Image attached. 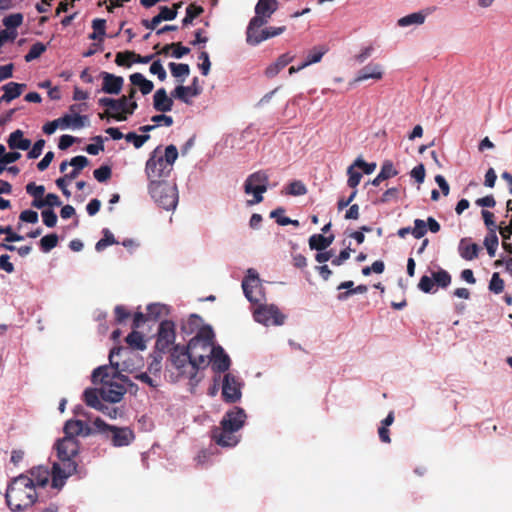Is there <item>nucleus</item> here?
<instances>
[{"mask_svg": "<svg viewBox=\"0 0 512 512\" xmlns=\"http://www.w3.org/2000/svg\"><path fill=\"white\" fill-rule=\"evenodd\" d=\"M126 351L127 348L124 347L113 348L109 354L110 366H100L92 373V382L94 384H101L99 393L104 401L118 403L126 393L123 383H128L129 378L119 372V363L113 361L114 356H118Z\"/></svg>", "mask_w": 512, "mask_h": 512, "instance_id": "nucleus-1", "label": "nucleus"}, {"mask_svg": "<svg viewBox=\"0 0 512 512\" xmlns=\"http://www.w3.org/2000/svg\"><path fill=\"white\" fill-rule=\"evenodd\" d=\"M79 448V441L73 437H63L56 442L55 449L60 463H54L52 467L51 485L53 488H62L66 479L77 472L75 459L78 456Z\"/></svg>", "mask_w": 512, "mask_h": 512, "instance_id": "nucleus-2", "label": "nucleus"}, {"mask_svg": "<svg viewBox=\"0 0 512 512\" xmlns=\"http://www.w3.org/2000/svg\"><path fill=\"white\" fill-rule=\"evenodd\" d=\"M38 498L32 480L27 474H20L9 483L5 499L13 512H22L31 507Z\"/></svg>", "mask_w": 512, "mask_h": 512, "instance_id": "nucleus-3", "label": "nucleus"}, {"mask_svg": "<svg viewBox=\"0 0 512 512\" xmlns=\"http://www.w3.org/2000/svg\"><path fill=\"white\" fill-rule=\"evenodd\" d=\"M214 332L210 326L199 329L197 334L188 342L187 348L192 356L190 375L197 376L199 369L208 366L215 346L213 345Z\"/></svg>", "mask_w": 512, "mask_h": 512, "instance_id": "nucleus-4", "label": "nucleus"}, {"mask_svg": "<svg viewBox=\"0 0 512 512\" xmlns=\"http://www.w3.org/2000/svg\"><path fill=\"white\" fill-rule=\"evenodd\" d=\"M93 425L96 431L102 434L107 440H110L114 447L128 446L135 439V434L129 427L110 425L99 417L93 421Z\"/></svg>", "mask_w": 512, "mask_h": 512, "instance_id": "nucleus-5", "label": "nucleus"}, {"mask_svg": "<svg viewBox=\"0 0 512 512\" xmlns=\"http://www.w3.org/2000/svg\"><path fill=\"white\" fill-rule=\"evenodd\" d=\"M149 193L153 200L165 210L174 209L178 203L176 186L166 181H150Z\"/></svg>", "mask_w": 512, "mask_h": 512, "instance_id": "nucleus-6", "label": "nucleus"}, {"mask_svg": "<svg viewBox=\"0 0 512 512\" xmlns=\"http://www.w3.org/2000/svg\"><path fill=\"white\" fill-rule=\"evenodd\" d=\"M269 176L266 171L259 170L249 175L244 183L246 194H253L254 199L250 204H258L263 201L262 194L268 189Z\"/></svg>", "mask_w": 512, "mask_h": 512, "instance_id": "nucleus-7", "label": "nucleus"}, {"mask_svg": "<svg viewBox=\"0 0 512 512\" xmlns=\"http://www.w3.org/2000/svg\"><path fill=\"white\" fill-rule=\"evenodd\" d=\"M170 360L179 375L189 378L191 381L196 378V376L190 375L192 356L187 346L174 345L170 351Z\"/></svg>", "mask_w": 512, "mask_h": 512, "instance_id": "nucleus-8", "label": "nucleus"}, {"mask_svg": "<svg viewBox=\"0 0 512 512\" xmlns=\"http://www.w3.org/2000/svg\"><path fill=\"white\" fill-rule=\"evenodd\" d=\"M278 6L277 0H258L255 6V16L250 20L247 27L252 30L255 27L261 28L266 25Z\"/></svg>", "mask_w": 512, "mask_h": 512, "instance_id": "nucleus-9", "label": "nucleus"}, {"mask_svg": "<svg viewBox=\"0 0 512 512\" xmlns=\"http://www.w3.org/2000/svg\"><path fill=\"white\" fill-rule=\"evenodd\" d=\"M253 316L256 322L266 326L282 325L285 319V316L281 314L275 305H259L255 309Z\"/></svg>", "mask_w": 512, "mask_h": 512, "instance_id": "nucleus-10", "label": "nucleus"}, {"mask_svg": "<svg viewBox=\"0 0 512 512\" xmlns=\"http://www.w3.org/2000/svg\"><path fill=\"white\" fill-rule=\"evenodd\" d=\"M157 151L158 148L151 153L146 162L145 171L151 181L166 177L171 171V167L168 163H165L163 156H157Z\"/></svg>", "mask_w": 512, "mask_h": 512, "instance_id": "nucleus-11", "label": "nucleus"}, {"mask_svg": "<svg viewBox=\"0 0 512 512\" xmlns=\"http://www.w3.org/2000/svg\"><path fill=\"white\" fill-rule=\"evenodd\" d=\"M176 338L175 324L172 321L164 320L160 323L157 339L156 348L158 351L165 353L168 350L171 351V345L174 344Z\"/></svg>", "mask_w": 512, "mask_h": 512, "instance_id": "nucleus-12", "label": "nucleus"}, {"mask_svg": "<svg viewBox=\"0 0 512 512\" xmlns=\"http://www.w3.org/2000/svg\"><path fill=\"white\" fill-rule=\"evenodd\" d=\"M286 31V26L280 27H267L262 30L260 28H254L250 30V27H247L246 30V41L249 45L256 46L261 42L276 37L283 32Z\"/></svg>", "mask_w": 512, "mask_h": 512, "instance_id": "nucleus-13", "label": "nucleus"}, {"mask_svg": "<svg viewBox=\"0 0 512 512\" xmlns=\"http://www.w3.org/2000/svg\"><path fill=\"white\" fill-rule=\"evenodd\" d=\"M237 431L220 424L211 430L212 440L221 447H234L239 442V437L235 434Z\"/></svg>", "mask_w": 512, "mask_h": 512, "instance_id": "nucleus-14", "label": "nucleus"}, {"mask_svg": "<svg viewBox=\"0 0 512 512\" xmlns=\"http://www.w3.org/2000/svg\"><path fill=\"white\" fill-rule=\"evenodd\" d=\"M222 398L227 403H235L241 398L240 384L230 373H227L223 379Z\"/></svg>", "mask_w": 512, "mask_h": 512, "instance_id": "nucleus-15", "label": "nucleus"}, {"mask_svg": "<svg viewBox=\"0 0 512 512\" xmlns=\"http://www.w3.org/2000/svg\"><path fill=\"white\" fill-rule=\"evenodd\" d=\"M202 89L199 86L198 83V77H194L192 80L191 85L189 86H183L179 85L177 86L172 92L171 96L175 99H178L186 104H190L191 101L189 100V97H196L201 93Z\"/></svg>", "mask_w": 512, "mask_h": 512, "instance_id": "nucleus-16", "label": "nucleus"}, {"mask_svg": "<svg viewBox=\"0 0 512 512\" xmlns=\"http://www.w3.org/2000/svg\"><path fill=\"white\" fill-rule=\"evenodd\" d=\"M245 420L246 413L244 409L240 407H234L233 409L225 413L220 424L225 427L233 428L234 430L239 431L243 427Z\"/></svg>", "mask_w": 512, "mask_h": 512, "instance_id": "nucleus-17", "label": "nucleus"}, {"mask_svg": "<svg viewBox=\"0 0 512 512\" xmlns=\"http://www.w3.org/2000/svg\"><path fill=\"white\" fill-rule=\"evenodd\" d=\"M384 71L382 65L374 62H370L360 70H358L353 83L363 82L369 79L379 81L383 78Z\"/></svg>", "mask_w": 512, "mask_h": 512, "instance_id": "nucleus-18", "label": "nucleus"}, {"mask_svg": "<svg viewBox=\"0 0 512 512\" xmlns=\"http://www.w3.org/2000/svg\"><path fill=\"white\" fill-rule=\"evenodd\" d=\"M64 437H73L76 438V436H90L95 431L85 422L81 420H68L63 428Z\"/></svg>", "mask_w": 512, "mask_h": 512, "instance_id": "nucleus-19", "label": "nucleus"}, {"mask_svg": "<svg viewBox=\"0 0 512 512\" xmlns=\"http://www.w3.org/2000/svg\"><path fill=\"white\" fill-rule=\"evenodd\" d=\"M103 83H102V91L107 94L118 95L123 87L124 79L121 76H116L114 74L108 72H101L100 74Z\"/></svg>", "mask_w": 512, "mask_h": 512, "instance_id": "nucleus-20", "label": "nucleus"}, {"mask_svg": "<svg viewBox=\"0 0 512 512\" xmlns=\"http://www.w3.org/2000/svg\"><path fill=\"white\" fill-rule=\"evenodd\" d=\"M173 97H169L164 88L158 89L153 96V107L156 111L166 113L172 110Z\"/></svg>", "mask_w": 512, "mask_h": 512, "instance_id": "nucleus-21", "label": "nucleus"}, {"mask_svg": "<svg viewBox=\"0 0 512 512\" xmlns=\"http://www.w3.org/2000/svg\"><path fill=\"white\" fill-rule=\"evenodd\" d=\"M294 58L295 56L288 52L280 55L275 62L265 69V76L269 79L274 78L283 68L290 64Z\"/></svg>", "mask_w": 512, "mask_h": 512, "instance_id": "nucleus-22", "label": "nucleus"}, {"mask_svg": "<svg viewBox=\"0 0 512 512\" xmlns=\"http://www.w3.org/2000/svg\"><path fill=\"white\" fill-rule=\"evenodd\" d=\"M260 279L258 274L253 270H248L247 277L242 281V288L245 297L252 303H256L259 300L253 296V288L258 286Z\"/></svg>", "mask_w": 512, "mask_h": 512, "instance_id": "nucleus-23", "label": "nucleus"}, {"mask_svg": "<svg viewBox=\"0 0 512 512\" xmlns=\"http://www.w3.org/2000/svg\"><path fill=\"white\" fill-rule=\"evenodd\" d=\"M212 358H213L212 368L214 371L225 372L229 369L230 358L224 352V350L221 346L215 347L214 352L212 354Z\"/></svg>", "mask_w": 512, "mask_h": 512, "instance_id": "nucleus-24", "label": "nucleus"}, {"mask_svg": "<svg viewBox=\"0 0 512 512\" xmlns=\"http://www.w3.org/2000/svg\"><path fill=\"white\" fill-rule=\"evenodd\" d=\"M8 147L12 150L20 149V150H28L31 146V141L27 138H24V133L22 130L17 129L12 132L7 140Z\"/></svg>", "mask_w": 512, "mask_h": 512, "instance_id": "nucleus-25", "label": "nucleus"}, {"mask_svg": "<svg viewBox=\"0 0 512 512\" xmlns=\"http://www.w3.org/2000/svg\"><path fill=\"white\" fill-rule=\"evenodd\" d=\"M28 473L30 474L29 478L32 480L35 490L37 486L45 487L49 482L50 472L43 466L33 467Z\"/></svg>", "mask_w": 512, "mask_h": 512, "instance_id": "nucleus-26", "label": "nucleus"}, {"mask_svg": "<svg viewBox=\"0 0 512 512\" xmlns=\"http://www.w3.org/2000/svg\"><path fill=\"white\" fill-rule=\"evenodd\" d=\"M334 241V235L324 236L323 234H313L310 236L308 243L311 250L324 251Z\"/></svg>", "mask_w": 512, "mask_h": 512, "instance_id": "nucleus-27", "label": "nucleus"}, {"mask_svg": "<svg viewBox=\"0 0 512 512\" xmlns=\"http://www.w3.org/2000/svg\"><path fill=\"white\" fill-rule=\"evenodd\" d=\"M26 84H19L16 82H9L5 84L2 89L4 94L0 97L1 101L10 102L22 94Z\"/></svg>", "mask_w": 512, "mask_h": 512, "instance_id": "nucleus-28", "label": "nucleus"}, {"mask_svg": "<svg viewBox=\"0 0 512 512\" xmlns=\"http://www.w3.org/2000/svg\"><path fill=\"white\" fill-rule=\"evenodd\" d=\"M129 79L133 86L139 87V89L143 95L149 94L154 88L153 82L146 79L143 76V74H141V73L137 72V73L131 74Z\"/></svg>", "mask_w": 512, "mask_h": 512, "instance_id": "nucleus-29", "label": "nucleus"}, {"mask_svg": "<svg viewBox=\"0 0 512 512\" xmlns=\"http://www.w3.org/2000/svg\"><path fill=\"white\" fill-rule=\"evenodd\" d=\"M100 393L97 389L87 388L83 393V401L89 406L98 411H104L102 401L99 399Z\"/></svg>", "mask_w": 512, "mask_h": 512, "instance_id": "nucleus-30", "label": "nucleus"}, {"mask_svg": "<svg viewBox=\"0 0 512 512\" xmlns=\"http://www.w3.org/2000/svg\"><path fill=\"white\" fill-rule=\"evenodd\" d=\"M479 246L476 243L467 244L466 239H462L459 244L460 256L468 261L478 257Z\"/></svg>", "mask_w": 512, "mask_h": 512, "instance_id": "nucleus-31", "label": "nucleus"}, {"mask_svg": "<svg viewBox=\"0 0 512 512\" xmlns=\"http://www.w3.org/2000/svg\"><path fill=\"white\" fill-rule=\"evenodd\" d=\"M398 174L397 170L394 168L393 163L390 161H386L380 170V173L372 180V185L378 186L380 183L386 179L394 177Z\"/></svg>", "mask_w": 512, "mask_h": 512, "instance_id": "nucleus-32", "label": "nucleus"}, {"mask_svg": "<svg viewBox=\"0 0 512 512\" xmlns=\"http://www.w3.org/2000/svg\"><path fill=\"white\" fill-rule=\"evenodd\" d=\"M137 108H138V104L136 101H129L126 110H124V113H110L109 111H105L103 113H100L99 117L101 119H104L107 117V118H113L117 121H126L127 115H132Z\"/></svg>", "mask_w": 512, "mask_h": 512, "instance_id": "nucleus-33", "label": "nucleus"}, {"mask_svg": "<svg viewBox=\"0 0 512 512\" xmlns=\"http://www.w3.org/2000/svg\"><path fill=\"white\" fill-rule=\"evenodd\" d=\"M426 14L423 12H415L408 14L398 20V25L400 27H406L413 24L421 25L425 22Z\"/></svg>", "mask_w": 512, "mask_h": 512, "instance_id": "nucleus-34", "label": "nucleus"}, {"mask_svg": "<svg viewBox=\"0 0 512 512\" xmlns=\"http://www.w3.org/2000/svg\"><path fill=\"white\" fill-rule=\"evenodd\" d=\"M202 323V318L197 314H191L187 321L182 324L181 330L185 334H192L194 331L201 329L200 325Z\"/></svg>", "mask_w": 512, "mask_h": 512, "instance_id": "nucleus-35", "label": "nucleus"}, {"mask_svg": "<svg viewBox=\"0 0 512 512\" xmlns=\"http://www.w3.org/2000/svg\"><path fill=\"white\" fill-rule=\"evenodd\" d=\"M168 66L171 71V74L175 78H182L181 80H179L181 83L184 81V78L187 77L190 73V67L188 64L185 63L170 62Z\"/></svg>", "mask_w": 512, "mask_h": 512, "instance_id": "nucleus-36", "label": "nucleus"}, {"mask_svg": "<svg viewBox=\"0 0 512 512\" xmlns=\"http://www.w3.org/2000/svg\"><path fill=\"white\" fill-rule=\"evenodd\" d=\"M126 342L133 349L144 350L146 348L143 335L135 330L127 335Z\"/></svg>", "mask_w": 512, "mask_h": 512, "instance_id": "nucleus-37", "label": "nucleus"}, {"mask_svg": "<svg viewBox=\"0 0 512 512\" xmlns=\"http://www.w3.org/2000/svg\"><path fill=\"white\" fill-rule=\"evenodd\" d=\"M204 12V9L202 6L196 5V4H190L186 8V16L182 20L183 26L190 25L195 18L200 16Z\"/></svg>", "mask_w": 512, "mask_h": 512, "instance_id": "nucleus-38", "label": "nucleus"}, {"mask_svg": "<svg viewBox=\"0 0 512 512\" xmlns=\"http://www.w3.org/2000/svg\"><path fill=\"white\" fill-rule=\"evenodd\" d=\"M92 28H93V32L89 35V39L102 40V38L105 35V31H106V20L100 19V18L94 19L92 21Z\"/></svg>", "mask_w": 512, "mask_h": 512, "instance_id": "nucleus-39", "label": "nucleus"}, {"mask_svg": "<svg viewBox=\"0 0 512 512\" xmlns=\"http://www.w3.org/2000/svg\"><path fill=\"white\" fill-rule=\"evenodd\" d=\"M498 244V236L496 232L491 229V232H489L484 239V245L490 257L495 256Z\"/></svg>", "mask_w": 512, "mask_h": 512, "instance_id": "nucleus-40", "label": "nucleus"}, {"mask_svg": "<svg viewBox=\"0 0 512 512\" xmlns=\"http://www.w3.org/2000/svg\"><path fill=\"white\" fill-rule=\"evenodd\" d=\"M434 284L441 288H446L451 283V275L444 269H439L432 273Z\"/></svg>", "mask_w": 512, "mask_h": 512, "instance_id": "nucleus-41", "label": "nucleus"}, {"mask_svg": "<svg viewBox=\"0 0 512 512\" xmlns=\"http://www.w3.org/2000/svg\"><path fill=\"white\" fill-rule=\"evenodd\" d=\"M307 193L306 185L300 180H294L286 187V194L291 196H302Z\"/></svg>", "mask_w": 512, "mask_h": 512, "instance_id": "nucleus-42", "label": "nucleus"}, {"mask_svg": "<svg viewBox=\"0 0 512 512\" xmlns=\"http://www.w3.org/2000/svg\"><path fill=\"white\" fill-rule=\"evenodd\" d=\"M58 240V235L55 233L45 235L44 237L41 238L39 242L40 249L43 252L47 253L57 246Z\"/></svg>", "mask_w": 512, "mask_h": 512, "instance_id": "nucleus-43", "label": "nucleus"}, {"mask_svg": "<svg viewBox=\"0 0 512 512\" xmlns=\"http://www.w3.org/2000/svg\"><path fill=\"white\" fill-rule=\"evenodd\" d=\"M118 241H116L114 235L111 233V231L107 228L103 229V238H101L95 246V249L97 251H102L109 245L117 244Z\"/></svg>", "mask_w": 512, "mask_h": 512, "instance_id": "nucleus-44", "label": "nucleus"}, {"mask_svg": "<svg viewBox=\"0 0 512 512\" xmlns=\"http://www.w3.org/2000/svg\"><path fill=\"white\" fill-rule=\"evenodd\" d=\"M45 51L46 45L41 42H37L30 47L28 53L24 56L25 61L31 62L39 58Z\"/></svg>", "mask_w": 512, "mask_h": 512, "instance_id": "nucleus-45", "label": "nucleus"}, {"mask_svg": "<svg viewBox=\"0 0 512 512\" xmlns=\"http://www.w3.org/2000/svg\"><path fill=\"white\" fill-rule=\"evenodd\" d=\"M356 166H354V163L348 167L347 174H348V180L347 185L351 187L352 189H355L362 178V174L355 170Z\"/></svg>", "mask_w": 512, "mask_h": 512, "instance_id": "nucleus-46", "label": "nucleus"}, {"mask_svg": "<svg viewBox=\"0 0 512 512\" xmlns=\"http://www.w3.org/2000/svg\"><path fill=\"white\" fill-rule=\"evenodd\" d=\"M125 139L127 142L133 143L135 148L139 149L144 145V143L146 141H148L150 139V135L149 134L137 135L134 132H129L125 135Z\"/></svg>", "mask_w": 512, "mask_h": 512, "instance_id": "nucleus-47", "label": "nucleus"}, {"mask_svg": "<svg viewBox=\"0 0 512 512\" xmlns=\"http://www.w3.org/2000/svg\"><path fill=\"white\" fill-rule=\"evenodd\" d=\"M133 56H135L134 51L118 52L115 57V63L118 66L130 67L133 62Z\"/></svg>", "mask_w": 512, "mask_h": 512, "instance_id": "nucleus-48", "label": "nucleus"}, {"mask_svg": "<svg viewBox=\"0 0 512 512\" xmlns=\"http://www.w3.org/2000/svg\"><path fill=\"white\" fill-rule=\"evenodd\" d=\"M93 175L98 182H106L111 178L112 170L108 165H102L94 170Z\"/></svg>", "mask_w": 512, "mask_h": 512, "instance_id": "nucleus-49", "label": "nucleus"}, {"mask_svg": "<svg viewBox=\"0 0 512 512\" xmlns=\"http://www.w3.org/2000/svg\"><path fill=\"white\" fill-rule=\"evenodd\" d=\"M489 290L495 294H500L504 290V281L500 277L499 273H493L490 283Z\"/></svg>", "mask_w": 512, "mask_h": 512, "instance_id": "nucleus-50", "label": "nucleus"}, {"mask_svg": "<svg viewBox=\"0 0 512 512\" xmlns=\"http://www.w3.org/2000/svg\"><path fill=\"white\" fill-rule=\"evenodd\" d=\"M326 53V50L321 48H314L307 55V59L303 62V66H309L314 63H318L321 61L323 55Z\"/></svg>", "mask_w": 512, "mask_h": 512, "instance_id": "nucleus-51", "label": "nucleus"}, {"mask_svg": "<svg viewBox=\"0 0 512 512\" xmlns=\"http://www.w3.org/2000/svg\"><path fill=\"white\" fill-rule=\"evenodd\" d=\"M427 233V225L426 222L422 219L414 220V227L411 230V234L416 239L422 238Z\"/></svg>", "mask_w": 512, "mask_h": 512, "instance_id": "nucleus-52", "label": "nucleus"}, {"mask_svg": "<svg viewBox=\"0 0 512 512\" xmlns=\"http://www.w3.org/2000/svg\"><path fill=\"white\" fill-rule=\"evenodd\" d=\"M23 22V15L21 13L10 14L3 20L4 25L8 28H17Z\"/></svg>", "mask_w": 512, "mask_h": 512, "instance_id": "nucleus-53", "label": "nucleus"}, {"mask_svg": "<svg viewBox=\"0 0 512 512\" xmlns=\"http://www.w3.org/2000/svg\"><path fill=\"white\" fill-rule=\"evenodd\" d=\"M92 140L96 143L87 145L85 151L90 155H98L100 151L104 150L103 138L101 136H95Z\"/></svg>", "mask_w": 512, "mask_h": 512, "instance_id": "nucleus-54", "label": "nucleus"}, {"mask_svg": "<svg viewBox=\"0 0 512 512\" xmlns=\"http://www.w3.org/2000/svg\"><path fill=\"white\" fill-rule=\"evenodd\" d=\"M367 291H368V287L364 284H361V285H358L357 287H355L354 289H350L348 291L339 293L337 295V299L339 301H344V300L348 299L353 294H363V293H366Z\"/></svg>", "mask_w": 512, "mask_h": 512, "instance_id": "nucleus-55", "label": "nucleus"}, {"mask_svg": "<svg viewBox=\"0 0 512 512\" xmlns=\"http://www.w3.org/2000/svg\"><path fill=\"white\" fill-rule=\"evenodd\" d=\"M164 309V305L150 304L147 306V317L149 320H157L163 314Z\"/></svg>", "mask_w": 512, "mask_h": 512, "instance_id": "nucleus-56", "label": "nucleus"}, {"mask_svg": "<svg viewBox=\"0 0 512 512\" xmlns=\"http://www.w3.org/2000/svg\"><path fill=\"white\" fill-rule=\"evenodd\" d=\"M43 223L49 227L52 228L57 224V215L56 213L51 209L43 210L41 213Z\"/></svg>", "mask_w": 512, "mask_h": 512, "instance_id": "nucleus-57", "label": "nucleus"}, {"mask_svg": "<svg viewBox=\"0 0 512 512\" xmlns=\"http://www.w3.org/2000/svg\"><path fill=\"white\" fill-rule=\"evenodd\" d=\"M178 158V150L175 145L171 144L168 145L165 149V155L163 156V159L165 160V163H168L171 167L174 162Z\"/></svg>", "mask_w": 512, "mask_h": 512, "instance_id": "nucleus-58", "label": "nucleus"}, {"mask_svg": "<svg viewBox=\"0 0 512 512\" xmlns=\"http://www.w3.org/2000/svg\"><path fill=\"white\" fill-rule=\"evenodd\" d=\"M149 70H150V73L157 75V77L160 81H164L167 77V73H166L160 60H156V61L152 62Z\"/></svg>", "mask_w": 512, "mask_h": 512, "instance_id": "nucleus-59", "label": "nucleus"}, {"mask_svg": "<svg viewBox=\"0 0 512 512\" xmlns=\"http://www.w3.org/2000/svg\"><path fill=\"white\" fill-rule=\"evenodd\" d=\"M26 192L34 198H42L45 192L43 185H36L34 182H30L26 185Z\"/></svg>", "mask_w": 512, "mask_h": 512, "instance_id": "nucleus-60", "label": "nucleus"}, {"mask_svg": "<svg viewBox=\"0 0 512 512\" xmlns=\"http://www.w3.org/2000/svg\"><path fill=\"white\" fill-rule=\"evenodd\" d=\"M160 23L162 21H171V20H174L176 18V10L175 9H171L167 6H161L160 7V12L159 14L157 15Z\"/></svg>", "mask_w": 512, "mask_h": 512, "instance_id": "nucleus-61", "label": "nucleus"}, {"mask_svg": "<svg viewBox=\"0 0 512 512\" xmlns=\"http://www.w3.org/2000/svg\"><path fill=\"white\" fill-rule=\"evenodd\" d=\"M44 146H45V140L44 139L37 140L34 143L33 147L30 149V151L28 152L27 157L29 159H36V158H38L42 154Z\"/></svg>", "mask_w": 512, "mask_h": 512, "instance_id": "nucleus-62", "label": "nucleus"}, {"mask_svg": "<svg viewBox=\"0 0 512 512\" xmlns=\"http://www.w3.org/2000/svg\"><path fill=\"white\" fill-rule=\"evenodd\" d=\"M69 164L74 167L73 169L81 172V170H83L86 166H88L89 160L87 157L79 155V156L73 157L70 160Z\"/></svg>", "mask_w": 512, "mask_h": 512, "instance_id": "nucleus-63", "label": "nucleus"}, {"mask_svg": "<svg viewBox=\"0 0 512 512\" xmlns=\"http://www.w3.org/2000/svg\"><path fill=\"white\" fill-rule=\"evenodd\" d=\"M434 280H433V277H429L427 275H424L421 277L419 283H418V288L423 291L424 293H430L432 292V289L434 287Z\"/></svg>", "mask_w": 512, "mask_h": 512, "instance_id": "nucleus-64", "label": "nucleus"}]
</instances>
